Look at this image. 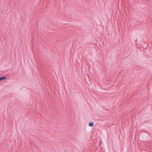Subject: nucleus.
Instances as JSON below:
<instances>
[{
	"mask_svg": "<svg viewBox=\"0 0 152 152\" xmlns=\"http://www.w3.org/2000/svg\"><path fill=\"white\" fill-rule=\"evenodd\" d=\"M6 79L7 77L5 76L0 77V81L2 80H5Z\"/></svg>",
	"mask_w": 152,
	"mask_h": 152,
	"instance_id": "1",
	"label": "nucleus"
},
{
	"mask_svg": "<svg viewBox=\"0 0 152 152\" xmlns=\"http://www.w3.org/2000/svg\"><path fill=\"white\" fill-rule=\"evenodd\" d=\"M93 125H94V123L93 122H91L89 123L88 124L89 126L91 127L93 126Z\"/></svg>",
	"mask_w": 152,
	"mask_h": 152,
	"instance_id": "2",
	"label": "nucleus"
}]
</instances>
